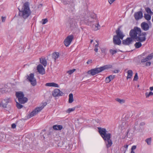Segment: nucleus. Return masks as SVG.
Returning a JSON list of instances; mask_svg holds the SVG:
<instances>
[{
  "label": "nucleus",
  "mask_w": 153,
  "mask_h": 153,
  "mask_svg": "<svg viewBox=\"0 0 153 153\" xmlns=\"http://www.w3.org/2000/svg\"><path fill=\"white\" fill-rule=\"evenodd\" d=\"M129 35L138 42H143L146 40V33L141 32V29L137 27H135L133 30H131Z\"/></svg>",
  "instance_id": "nucleus-1"
},
{
  "label": "nucleus",
  "mask_w": 153,
  "mask_h": 153,
  "mask_svg": "<svg viewBox=\"0 0 153 153\" xmlns=\"http://www.w3.org/2000/svg\"><path fill=\"white\" fill-rule=\"evenodd\" d=\"M98 129L100 134L105 141L107 148H108L111 147L113 143L111 139V134L109 133H107V131L105 128H98Z\"/></svg>",
  "instance_id": "nucleus-2"
},
{
  "label": "nucleus",
  "mask_w": 153,
  "mask_h": 153,
  "mask_svg": "<svg viewBox=\"0 0 153 153\" xmlns=\"http://www.w3.org/2000/svg\"><path fill=\"white\" fill-rule=\"evenodd\" d=\"M19 15L22 18L26 19L31 14V11L30 8V3L27 1L23 4L21 10L18 8Z\"/></svg>",
  "instance_id": "nucleus-3"
},
{
  "label": "nucleus",
  "mask_w": 153,
  "mask_h": 153,
  "mask_svg": "<svg viewBox=\"0 0 153 153\" xmlns=\"http://www.w3.org/2000/svg\"><path fill=\"white\" fill-rule=\"evenodd\" d=\"M116 35L113 36V43L115 45H120L121 43L120 39L122 40L125 35L119 28H118L116 31Z\"/></svg>",
  "instance_id": "nucleus-4"
},
{
  "label": "nucleus",
  "mask_w": 153,
  "mask_h": 153,
  "mask_svg": "<svg viewBox=\"0 0 153 153\" xmlns=\"http://www.w3.org/2000/svg\"><path fill=\"white\" fill-rule=\"evenodd\" d=\"M112 66L111 65H107L99 68H95L88 71V73L91 74L92 76L97 74L106 69L110 68Z\"/></svg>",
  "instance_id": "nucleus-5"
},
{
  "label": "nucleus",
  "mask_w": 153,
  "mask_h": 153,
  "mask_svg": "<svg viewBox=\"0 0 153 153\" xmlns=\"http://www.w3.org/2000/svg\"><path fill=\"white\" fill-rule=\"evenodd\" d=\"M67 23L71 30L76 28L77 26L76 20L74 18L70 17L68 19Z\"/></svg>",
  "instance_id": "nucleus-6"
},
{
  "label": "nucleus",
  "mask_w": 153,
  "mask_h": 153,
  "mask_svg": "<svg viewBox=\"0 0 153 153\" xmlns=\"http://www.w3.org/2000/svg\"><path fill=\"white\" fill-rule=\"evenodd\" d=\"M44 107V106L43 107L42 106L40 107H38L35 108L27 116V118H30L36 114L43 108Z\"/></svg>",
  "instance_id": "nucleus-7"
},
{
  "label": "nucleus",
  "mask_w": 153,
  "mask_h": 153,
  "mask_svg": "<svg viewBox=\"0 0 153 153\" xmlns=\"http://www.w3.org/2000/svg\"><path fill=\"white\" fill-rule=\"evenodd\" d=\"M34 76L33 74H30L27 78V79L30 82L31 84L33 86H35L36 84V79L34 78Z\"/></svg>",
  "instance_id": "nucleus-8"
},
{
  "label": "nucleus",
  "mask_w": 153,
  "mask_h": 153,
  "mask_svg": "<svg viewBox=\"0 0 153 153\" xmlns=\"http://www.w3.org/2000/svg\"><path fill=\"white\" fill-rule=\"evenodd\" d=\"M74 38V36L72 35L68 36L65 39L64 42L65 45L68 46L71 44Z\"/></svg>",
  "instance_id": "nucleus-9"
},
{
  "label": "nucleus",
  "mask_w": 153,
  "mask_h": 153,
  "mask_svg": "<svg viewBox=\"0 0 153 153\" xmlns=\"http://www.w3.org/2000/svg\"><path fill=\"white\" fill-rule=\"evenodd\" d=\"M63 94L62 92L57 88L55 89L52 92V95L54 97L61 96Z\"/></svg>",
  "instance_id": "nucleus-10"
},
{
  "label": "nucleus",
  "mask_w": 153,
  "mask_h": 153,
  "mask_svg": "<svg viewBox=\"0 0 153 153\" xmlns=\"http://www.w3.org/2000/svg\"><path fill=\"white\" fill-rule=\"evenodd\" d=\"M133 39H134V38L131 37H128L126 39L123 40L122 44L125 45H129L132 44Z\"/></svg>",
  "instance_id": "nucleus-11"
},
{
  "label": "nucleus",
  "mask_w": 153,
  "mask_h": 153,
  "mask_svg": "<svg viewBox=\"0 0 153 153\" xmlns=\"http://www.w3.org/2000/svg\"><path fill=\"white\" fill-rule=\"evenodd\" d=\"M96 17V16L95 14H93V15L89 17H87L85 18L84 19V22L88 24V25H90L91 23L94 22V19Z\"/></svg>",
  "instance_id": "nucleus-12"
},
{
  "label": "nucleus",
  "mask_w": 153,
  "mask_h": 153,
  "mask_svg": "<svg viewBox=\"0 0 153 153\" xmlns=\"http://www.w3.org/2000/svg\"><path fill=\"white\" fill-rule=\"evenodd\" d=\"M12 100L10 98H6L2 102V107L3 108L7 107V106L8 103H11Z\"/></svg>",
  "instance_id": "nucleus-13"
},
{
  "label": "nucleus",
  "mask_w": 153,
  "mask_h": 153,
  "mask_svg": "<svg viewBox=\"0 0 153 153\" xmlns=\"http://www.w3.org/2000/svg\"><path fill=\"white\" fill-rule=\"evenodd\" d=\"M134 16L136 20H138L143 17L142 12L141 11L135 12L134 14Z\"/></svg>",
  "instance_id": "nucleus-14"
},
{
  "label": "nucleus",
  "mask_w": 153,
  "mask_h": 153,
  "mask_svg": "<svg viewBox=\"0 0 153 153\" xmlns=\"http://www.w3.org/2000/svg\"><path fill=\"white\" fill-rule=\"evenodd\" d=\"M141 28L144 31H147L149 28V26L147 23L143 22L141 24Z\"/></svg>",
  "instance_id": "nucleus-15"
},
{
  "label": "nucleus",
  "mask_w": 153,
  "mask_h": 153,
  "mask_svg": "<svg viewBox=\"0 0 153 153\" xmlns=\"http://www.w3.org/2000/svg\"><path fill=\"white\" fill-rule=\"evenodd\" d=\"M37 69L39 74L42 75L45 74V69L42 65H38L37 67Z\"/></svg>",
  "instance_id": "nucleus-16"
},
{
  "label": "nucleus",
  "mask_w": 153,
  "mask_h": 153,
  "mask_svg": "<svg viewBox=\"0 0 153 153\" xmlns=\"http://www.w3.org/2000/svg\"><path fill=\"white\" fill-rule=\"evenodd\" d=\"M45 86L57 88L59 87V86L58 84L54 82L47 83L45 84Z\"/></svg>",
  "instance_id": "nucleus-17"
},
{
  "label": "nucleus",
  "mask_w": 153,
  "mask_h": 153,
  "mask_svg": "<svg viewBox=\"0 0 153 153\" xmlns=\"http://www.w3.org/2000/svg\"><path fill=\"white\" fill-rule=\"evenodd\" d=\"M18 100L20 103L24 104L27 101V99L26 97H23L22 98H19Z\"/></svg>",
  "instance_id": "nucleus-18"
},
{
  "label": "nucleus",
  "mask_w": 153,
  "mask_h": 153,
  "mask_svg": "<svg viewBox=\"0 0 153 153\" xmlns=\"http://www.w3.org/2000/svg\"><path fill=\"white\" fill-rule=\"evenodd\" d=\"M16 96L19 100V98H22L24 97V94L21 91L16 92Z\"/></svg>",
  "instance_id": "nucleus-19"
},
{
  "label": "nucleus",
  "mask_w": 153,
  "mask_h": 153,
  "mask_svg": "<svg viewBox=\"0 0 153 153\" xmlns=\"http://www.w3.org/2000/svg\"><path fill=\"white\" fill-rule=\"evenodd\" d=\"M53 127L54 130H60L62 129L63 127L62 125H54Z\"/></svg>",
  "instance_id": "nucleus-20"
},
{
  "label": "nucleus",
  "mask_w": 153,
  "mask_h": 153,
  "mask_svg": "<svg viewBox=\"0 0 153 153\" xmlns=\"http://www.w3.org/2000/svg\"><path fill=\"white\" fill-rule=\"evenodd\" d=\"M40 62L45 67L47 65V62L45 58H40Z\"/></svg>",
  "instance_id": "nucleus-21"
},
{
  "label": "nucleus",
  "mask_w": 153,
  "mask_h": 153,
  "mask_svg": "<svg viewBox=\"0 0 153 153\" xmlns=\"http://www.w3.org/2000/svg\"><path fill=\"white\" fill-rule=\"evenodd\" d=\"M59 53L58 52H55L53 53L52 55V57L55 60L58 58L59 57Z\"/></svg>",
  "instance_id": "nucleus-22"
},
{
  "label": "nucleus",
  "mask_w": 153,
  "mask_h": 153,
  "mask_svg": "<svg viewBox=\"0 0 153 153\" xmlns=\"http://www.w3.org/2000/svg\"><path fill=\"white\" fill-rule=\"evenodd\" d=\"M128 75L127 79H130L132 77L133 74V71L131 70H129L127 71Z\"/></svg>",
  "instance_id": "nucleus-23"
},
{
  "label": "nucleus",
  "mask_w": 153,
  "mask_h": 153,
  "mask_svg": "<svg viewBox=\"0 0 153 153\" xmlns=\"http://www.w3.org/2000/svg\"><path fill=\"white\" fill-rule=\"evenodd\" d=\"M68 102L69 103H71L74 101L73 98V94H70L69 95Z\"/></svg>",
  "instance_id": "nucleus-24"
},
{
  "label": "nucleus",
  "mask_w": 153,
  "mask_h": 153,
  "mask_svg": "<svg viewBox=\"0 0 153 153\" xmlns=\"http://www.w3.org/2000/svg\"><path fill=\"white\" fill-rule=\"evenodd\" d=\"M63 3L65 4H70L73 3V0H62Z\"/></svg>",
  "instance_id": "nucleus-25"
},
{
  "label": "nucleus",
  "mask_w": 153,
  "mask_h": 153,
  "mask_svg": "<svg viewBox=\"0 0 153 153\" xmlns=\"http://www.w3.org/2000/svg\"><path fill=\"white\" fill-rule=\"evenodd\" d=\"M141 42H136L134 44V46L136 48H138L142 46Z\"/></svg>",
  "instance_id": "nucleus-26"
},
{
  "label": "nucleus",
  "mask_w": 153,
  "mask_h": 153,
  "mask_svg": "<svg viewBox=\"0 0 153 153\" xmlns=\"http://www.w3.org/2000/svg\"><path fill=\"white\" fill-rule=\"evenodd\" d=\"M144 17L145 19L147 20H150L151 18V16L148 14H145Z\"/></svg>",
  "instance_id": "nucleus-27"
},
{
  "label": "nucleus",
  "mask_w": 153,
  "mask_h": 153,
  "mask_svg": "<svg viewBox=\"0 0 153 153\" xmlns=\"http://www.w3.org/2000/svg\"><path fill=\"white\" fill-rule=\"evenodd\" d=\"M116 100L120 104H123L125 102V101L123 99H120L119 98L116 99Z\"/></svg>",
  "instance_id": "nucleus-28"
},
{
  "label": "nucleus",
  "mask_w": 153,
  "mask_h": 153,
  "mask_svg": "<svg viewBox=\"0 0 153 153\" xmlns=\"http://www.w3.org/2000/svg\"><path fill=\"white\" fill-rule=\"evenodd\" d=\"M146 11V12L148 13H149L150 14H153V13L152 11L150 9L149 7H146L145 8Z\"/></svg>",
  "instance_id": "nucleus-29"
},
{
  "label": "nucleus",
  "mask_w": 153,
  "mask_h": 153,
  "mask_svg": "<svg viewBox=\"0 0 153 153\" xmlns=\"http://www.w3.org/2000/svg\"><path fill=\"white\" fill-rule=\"evenodd\" d=\"M146 57L148 61L151 60L153 58V53H152Z\"/></svg>",
  "instance_id": "nucleus-30"
},
{
  "label": "nucleus",
  "mask_w": 153,
  "mask_h": 153,
  "mask_svg": "<svg viewBox=\"0 0 153 153\" xmlns=\"http://www.w3.org/2000/svg\"><path fill=\"white\" fill-rule=\"evenodd\" d=\"M152 139L151 138H149L146 139L145 141L147 143L148 145H150L151 144Z\"/></svg>",
  "instance_id": "nucleus-31"
},
{
  "label": "nucleus",
  "mask_w": 153,
  "mask_h": 153,
  "mask_svg": "<svg viewBox=\"0 0 153 153\" xmlns=\"http://www.w3.org/2000/svg\"><path fill=\"white\" fill-rule=\"evenodd\" d=\"M16 106L18 109H21L22 108L23 106L18 102H16Z\"/></svg>",
  "instance_id": "nucleus-32"
},
{
  "label": "nucleus",
  "mask_w": 153,
  "mask_h": 153,
  "mask_svg": "<svg viewBox=\"0 0 153 153\" xmlns=\"http://www.w3.org/2000/svg\"><path fill=\"white\" fill-rule=\"evenodd\" d=\"M75 109V108H69L67 111L66 112L67 113H70L71 111H74Z\"/></svg>",
  "instance_id": "nucleus-33"
},
{
  "label": "nucleus",
  "mask_w": 153,
  "mask_h": 153,
  "mask_svg": "<svg viewBox=\"0 0 153 153\" xmlns=\"http://www.w3.org/2000/svg\"><path fill=\"white\" fill-rule=\"evenodd\" d=\"M146 96V97H148L149 96L153 95V93L151 91H150L149 93L146 92L145 94Z\"/></svg>",
  "instance_id": "nucleus-34"
},
{
  "label": "nucleus",
  "mask_w": 153,
  "mask_h": 153,
  "mask_svg": "<svg viewBox=\"0 0 153 153\" xmlns=\"http://www.w3.org/2000/svg\"><path fill=\"white\" fill-rule=\"evenodd\" d=\"M76 70V69H75L70 70L67 72V73H68L70 75L72 74L73 73H74Z\"/></svg>",
  "instance_id": "nucleus-35"
},
{
  "label": "nucleus",
  "mask_w": 153,
  "mask_h": 153,
  "mask_svg": "<svg viewBox=\"0 0 153 153\" xmlns=\"http://www.w3.org/2000/svg\"><path fill=\"white\" fill-rule=\"evenodd\" d=\"M95 28L94 29L95 30H97L100 29V26L99 24H97L96 25H95Z\"/></svg>",
  "instance_id": "nucleus-36"
},
{
  "label": "nucleus",
  "mask_w": 153,
  "mask_h": 153,
  "mask_svg": "<svg viewBox=\"0 0 153 153\" xmlns=\"http://www.w3.org/2000/svg\"><path fill=\"white\" fill-rule=\"evenodd\" d=\"M110 52L111 54H112V55H113L114 54L116 53L117 52V51L116 50H110Z\"/></svg>",
  "instance_id": "nucleus-37"
},
{
  "label": "nucleus",
  "mask_w": 153,
  "mask_h": 153,
  "mask_svg": "<svg viewBox=\"0 0 153 153\" xmlns=\"http://www.w3.org/2000/svg\"><path fill=\"white\" fill-rule=\"evenodd\" d=\"M42 24L44 25L48 22V20L47 19H42Z\"/></svg>",
  "instance_id": "nucleus-38"
},
{
  "label": "nucleus",
  "mask_w": 153,
  "mask_h": 153,
  "mask_svg": "<svg viewBox=\"0 0 153 153\" xmlns=\"http://www.w3.org/2000/svg\"><path fill=\"white\" fill-rule=\"evenodd\" d=\"M148 61V60L147 57H146L145 58H144L142 59L141 61L142 63H143L146 62Z\"/></svg>",
  "instance_id": "nucleus-39"
},
{
  "label": "nucleus",
  "mask_w": 153,
  "mask_h": 153,
  "mask_svg": "<svg viewBox=\"0 0 153 153\" xmlns=\"http://www.w3.org/2000/svg\"><path fill=\"white\" fill-rule=\"evenodd\" d=\"M138 79V76L137 75V73H136L134 76L133 80L136 81Z\"/></svg>",
  "instance_id": "nucleus-40"
},
{
  "label": "nucleus",
  "mask_w": 153,
  "mask_h": 153,
  "mask_svg": "<svg viewBox=\"0 0 153 153\" xmlns=\"http://www.w3.org/2000/svg\"><path fill=\"white\" fill-rule=\"evenodd\" d=\"M115 76L114 75H110L108 77L110 79L111 81V80H112L114 78H115Z\"/></svg>",
  "instance_id": "nucleus-41"
},
{
  "label": "nucleus",
  "mask_w": 153,
  "mask_h": 153,
  "mask_svg": "<svg viewBox=\"0 0 153 153\" xmlns=\"http://www.w3.org/2000/svg\"><path fill=\"white\" fill-rule=\"evenodd\" d=\"M111 81L110 79H109L108 77H107L105 79V82L106 83H109Z\"/></svg>",
  "instance_id": "nucleus-42"
},
{
  "label": "nucleus",
  "mask_w": 153,
  "mask_h": 153,
  "mask_svg": "<svg viewBox=\"0 0 153 153\" xmlns=\"http://www.w3.org/2000/svg\"><path fill=\"white\" fill-rule=\"evenodd\" d=\"M16 126V125L15 123H13L12 124L11 127L13 128H15Z\"/></svg>",
  "instance_id": "nucleus-43"
},
{
  "label": "nucleus",
  "mask_w": 153,
  "mask_h": 153,
  "mask_svg": "<svg viewBox=\"0 0 153 153\" xmlns=\"http://www.w3.org/2000/svg\"><path fill=\"white\" fill-rule=\"evenodd\" d=\"M5 19H6L5 17L2 16L1 17L2 21V22H4L5 21Z\"/></svg>",
  "instance_id": "nucleus-44"
},
{
  "label": "nucleus",
  "mask_w": 153,
  "mask_h": 153,
  "mask_svg": "<svg viewBox=\"0 0 153 153\" xmlns=\"http://www.w3.org/2000/svg\"><path fill=\"white\" fill-rule=\"evenodd\" d=\"M151 64V63L150 62H148L146 63V65L147 66H150Z\"/></svg>",
  "instance_id": "nucleus-45"
},
{
  "label": "nucleus",
  "mask_w": 153,
  "mask_h": 153,
  "mask_svg": "<svg viewBox=\"0 0 153 153\" xmlns=\"http://www.w3.org/2000/svg\"><path fill=\"white\" fill-rule=\"evenodd\" d=\"M115 0H108V2L110 4H111Z\"/></svg>",
  "instance_id": "nucleus-46"
},
{
  "label": "nucleus",
  "mask_w": 153,
  "mask_h": 153,
  "mask_svg": "<svg viewBox=\"0 0 153 153\" xmlns=\"http://www.w3.org/2000/svg\"><path fill=\"white\" fill-rule=\"evenodd\" d=\"M136 148V146H133L131 148V150H134Z\"/></svg>",
  "instance_id": "nucleus-47"
},
{
  "label": "nucleus",
  "mask_w": 153,
  "mask_h": 153,
  "mask_svg": "<svg viewBox=\"0 0 153 153\" xmlns=\"http://www.w3.org/2000/svg\"><path fill=\"white\" fill-rule=\"evenodd\" d=\"M96 42H97V44H96L95 46V47H98V45H99L98 42L99 41L98 40H96Z\"/></svg>",
  "instance_id": "nucleus-48"
},
{
  "label": "nucleus",
  "mask_w": 153,
  "mask_h": 153,
  "mask_svg": "<svg viewBox=\"0 0 153 153\" xmlns=\"http://www.w3.org/2000/svg\"><path fill=\"white\" fill-rule=\"evenodd\" d=\"M119 72V70H115L114 71V72L115 73H118Z\"/></svg>",
  "instance_id": "nucleus-49"
},
{
  "label": "nucleus",
  "mask_w": 153,
  "mask_h": 153,
  "mask_svg": "<svg viewBox=\"0 0 153 153\" xmlns=\"http://www.w3.org/2000/svg\"><path fill=\"white\" fill-rule=\"evenodd\" d=\"M145 123L144 122H142L140 123V126H144V125H145Z\"/></svg>",
  "instance_id": "nucleus-50"
},
{
  "label": "nucleus",
  "mask_w": 153,
  "mask_h": 153,
  "mask_svg": "<svg viewBox=\"0 0 153 153\" xmlns=\"http://www.w3.org/2000/svg\"><path fill=\"white\" fill-rule=\"evenodd\" d=\"M92 62V60H88L87 62V63L88 64L89 63H91Z\"/></svg>",
  "instance_id": "nucleus-51"
},
{
  "label": "nucleus",
  "mask_w": 153,
  "mask_h": 153,
  "mask_svg": "<svg viewBox=\"0 0 153 153\" xmlns=\"http://www.w3.org/2000/svg\"><path fill=\"white\" fill-rule=\"evenodd\" d=\"M98 47H95L94 51L96 52H97L98 51Z\"/></svg>",
  "instance_id": "nucleus-52"
},
{
  "label": "nucleus",
  "mask_w": 153,
  "mask_h": 153,
  "mask_svg": "<svg viewBox=\"0 0 153 153\" xmlns=\"http://www.w3.org/2000/svg\"><path fill=\"white\" fill-rule=\"evenodd\" d=\"M150 90L151 91L153 90V86L152 87H151L150 88Z\"/></svg>",
  "instance_id": "nucleus-53"
},
{
  "label": "nucleus",
  "mask_w": 153,
  "mask_h": 153,
  "mask_svg": "<svg viewBox=\"0 0 153 153\" xmlns=\"http://www.w3.org/2000/svg\"><path fill=\"white\" fill-rule=\"evenodd\" d=\"M128 145H126V146H124V147L125 148H126V149H127L128 148Z\"/></svg>",
  "instance_id": "nucleus-54"
},
{
  "label": "nucleus",
  "mask_w": 153,
  "mask_h": 153,
  "mask_svg": "<svg viewBox=\"0 0 153 153\" xmlns=\"http://www.w3.org/2000/svg\"><path fill=\"white\" fill-rule=\"evenodd\" d=\"M42 6V4H40L38 5V8L40 7H41Z\"/></svg>",
  "instance_id": "nucleus-55"
},
{
  "label": "nucleus",
  "mask_w": 153,
  "mask_h": 153,
  "mask_svg": "<svg viewBox=\"0 0 153 153\" xmlns=\"http://www.w3.org/2000/svg\"><path fill=\"white\" fill-rule=\"evenodd\" d=\"M101 51L102 53H104L105 52V50H102L101 49Z\"/></svg>",
  "instance_id": "nucleus-56"
},
{
  "label": "nucleus",
  "mask_w": 153,
  "mask_h": 153,
  "mask_svg": "<svg viewBox=\"0 0 153 153\" xmlns=\"http://www.w3.org/2000/svg\"><path fill=\"white\" fill-rule=\"evenodd\" d=\"M130 153H135L133 151V150H131V152Z\"/></svg>",
  "instance_id": "nucleus-57"
},
{
  "label": "nucleus",
  "mask_w": 153,
  "mask_h": 153,
  "mask_svg": "<svg viewBox=\"0 0 153 153\" xmlns=\"http://www.w3.org/2000/svg\"><path fill=\"white\" fill-rule=\"evenodd\" d=\"M0 106H2V102L1 103H0Z\"/></svg>",
  "instance_id": "nucleus-58"
},
{
  "label": "nucleus",
  "mask_w": 153,
  "mask_h": 153,
  "mask_svg": "<svg viewBox=\"0 0 153 153\" xmlns=\"http://www.w3.org/2000/svg\"><path fill=\"white\" fill-rule=\"evenodd\" d=\"M93 42V40H91V42H90L91 43H92V42Z\"/></svg>",
  "instance_id": "nucleus-59"
},
{
  "label": "nucleus",
  "mask_w": 153,
  "mask_h": 153,
  "mask_svg": "<svg viewBox=\"0 0 153 153\" xmlns=\"http://www.w3.org/2000/svg\"><path fill=\"white\" fill-rule=\"evenodd\" d=\"M149 25H151V23L150 22H149Z\"/></svg>",
  "instance_id": "nucleus-60"
},
{
  "label": "nucleus",
  "mask_w": 153,
  "mask_h": 153,
  "mask_svg": "<svg viewBox=\"0 0 153 153\" xmlns=\"http://www.w3.org/2000/svg\"><path fill=\"white\" fill-rule=\"evenodd\" d=\"M152 21L153 22V16H152Z\"/></svg>",
  "instance_id": "nucleus-61"
},
{
  "label": "nucleus",
  "mask_w": 153,
  "mask_h": 153,
  "mask_svg": "<svg viewBox=\"0 0 153 153\" xmlns=\"http://www.w3.org/2000/svg\"><path fill=\"white\" fill-rule=\"evenodd\" d=\"M46 104V103H45V104H44V106H45Z\"/></svg>",
  "instance_id": "nucleus-62"
},
{
  "label": "nucleus",
  "mask_w": 153,
  "mask_h": 153,
  "mask_svg": "<svg viewBox=\"0 0 153 153\" xmlns=\"http://www.w3.org/2000/svg\"><path fill=\"white\" fill-rule=\"evenodd\" d=\"M46 104V103H45V104H44V106H45Z\"/></svg>",
  "instance_id": "nucleus-63"
}]
</instances>
